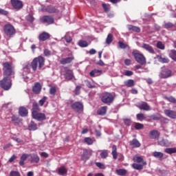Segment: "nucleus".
Listing matches in <instances>:
<instances>
[{
    "label": "nucleus",
    "instance_id": "38",
    "mask_svg": "<svg viewBox=\"0 0 176 176\" xmlns=\"http://www.w3.org/2000/svg\"><path fill=\"white\" fill-rule=\"evenodd\" d=\"M78 45L80 46V47H87L89 44L87 43V41L81 40L78 42Z\"/></svg>",
    "mask_w": 176,
    "mask_h": 176
},
{
    "label": "nucleus",
    "instance_id": "32",
    "mask_svg": "<svg viewBox=\"0 0 176 176\" xmlns=\"http://www.w3.org/2000/svg\"><path fill=\"white\" fill-rule=\"evenodd\" d=\"M116 174H118V175L124 176L127 174V170H126L125 169H117L116 170Z\"/></svg>",
    "mask_w": 176,
    "mask_h": 176
},
{
    "label": "nucleus",
    "instance_id": "56",
    "mask_svg": "<svg viewBox=\"0 0 176 176\" xmlns=\"http://www.w3.org/2000/svg\"><path fill=\"white\" fill-rule=\"evenodd\" d=\"M9 14V12H8V11L0 8V14H3L4 16H6Z\"/></svg>",
    "mask_w": 176,
    "mask_h": 176
},
{
    "label": "nucleus",
    "instance_id": "5",
    "mask_svg": "<svg viewBox=\"0 0 176 176\" xmlns=\"http://www.w3.org/2000/svg\"><path fill=\"white\" fill-rule=\"evenodd\" d=\"M113 100H115V96L111 93L104 92L102 94L101 96V101L104 102V104H107V105H110L113 102Z\"/></svg>",
    "mask_w": 176,
    "mask_h": 176
},
{
    "label": "nucleus",
    "instance_id": "11",
    "mask_svg": "<svg viewBox=\"0 0 176 176\" xmlns=\"http://www.w3.org/2000/svg\"><path fill=\"white\" fill-rule=\"evenodd\" d=\"M41 21L44 24L50 25V24H53V23H54V19L50 16H44L41 19Z\"/></svg>",
    "mask_w": 176,
    "mask_h": 176
},
{
    "label": "nucleus",
    "instance_id": "54",
    "mask_svg": "<svg viewBox=\"0 0 176 176\" xmlns=\"http://www.w3.org/2000/svg\"><path fill=\"white\" fill-rule=\"evenodd\" d=\"M26 20L32 23V21H34V16H32V15H28L26 16Z\"/></svg>",
    "mask_w": 176,
    "mask_h": 176
},
{
    "label": "nucleus",
    "instance_id": "28",
    "mask_svg": "<svg viewBox=\"0 0 176 176\" xmlns=\"http://www.w3.org/2000/svg\"><path fill=\"white\" fill-rule=\"evenodd\" d=\"M157 58L160 63H162L163 64H166L170 61L168 58L159 55L157 56Z\"/></svg>",
    "mask_w": 176,
    "mask_h": 176
},
{
    "label": "nucleus",
    "instance_id": "3",
    "mask_svg": "<svg viewBox=\"0 0 176 176\" xmlns=\"http://www.w3.org/2000/svg\"><path fill=\"white\" fill-rule=\"evenodd\" d=\"M12 78L14 77L3 76V78L0 80V87L1 89L6 91L10 90L12 88Z\"/></svg>",
    "mask_w": 176,
    "mask_h": 176
},
{
    "label": "nucleus",
    "instance_id": "40",
    "mask_svg": "<svg viewBox=\"0 0 176 176\" xmlns=\"http://www.w3.org/2000/svg\"><path fill=\"white\" fill-rule=\"evenodd\" d=\"M113 36H112L111 34H108L107 38L106 39V43L107 45H111V43L112 42Z\"/></svg>",
    "mask_w": 176,
    "mask_h": 176
},
{
    "label": "nucleus",
    "instance_id": "48",
    "mask_svg": "<svg viewBox=\"0 0 176 176\" xmlns=\"http://www.w3.org/2000/svg\"><path fill=\"white\" fill-rule=\"evenodd\" d=\"M133 72L130 71V70H124V75H125V76H131L133 75Z\"/></svg>",
    "mask_w": 176,
    "mask_h": 176
},
{
    "label": "nucleus",
    "instance_id": "22",
    "mask_svg": "<svg viewBox=\"0 0 176 176\" xmlns=\"http://www.w3.org/2000/svg\"><path fill=\"white\" fill-rule=\"evenodd\" d=\"M32 90L35 93V94H38V93H41V90H42V87L41 86V84L38 82L36 83L33 87Z\"/></svg>",
    "mask_w": 176,
    "mask_h": 176
},
{
    "label": "nucleus",
    "instance_id": "14",
    "mask_svg": "<svg viewBox=\"0 0 176 176\" xmlns=\"http://www.w3.org/2000/svg\"><path fill=\"white\" fill-rule=\"evenodd\" d=\"M73 60H75V58L71 55L69 57L61 58L60 60V63L62 64V65H65V64H71Z\"/></svg>",
    "mask_w": 176,
    "mask_h": 176
},
{
    "label": "nucleus",
    "instance_id": "12",
    "mask_svg": "<svg viewBox=\"0 0 176 176\" xmlns=\"http://www.w3.org/2000/svg\"><path fill=\"white\" fill-rule=\"evenodd\" d=\"M43 12H47V13H58V9L54 6H47L43 8Z\"/></svg>",
    "mask_w": 176,
    "mask_h": 176
},
{
    "label": "nucleus",
    "instance_id": "26",
    "mask_svg": "<svg viewBox=\"0 0 176 176\" xmlns=\"http://www.w3.org/2000/svg\"><path fill=\"white\" fill-rule=\"evenodd\" d=\"M67 171L68 170H67V168H65V166H60L58 169V173L59 174V175H65Z\"/></svg>",
    "mask_w": 176,
    "mask_h": 176
},
{
    "label": "nucleus",
    "instance_id": "41",
    "mask_svg": "<svg viewBox=\"0 0 176 176\" xmlns=\"http://www.w3.org/2000/svg\"><path fill=\"white\" fill-rule=\"evenodd\" d=\"M169 56L172 60H174L176 61V51L175 50H171L169 53Z\"/></svg>",
    "mask_w": 176,
    "mask_h": 176
},
{
    "label": "nucleus",
    "instance_id": "63",
    "mask_svg": "<svg viewBox=\"0 0 176 176\" xmlns=\"http://www.w3.org/2000/svg\"><path fill=\"white\" fill-rule=\"evenodd\" d=\"M112 155L113 159H118V152L117 151H112Z\"/></svg>",
    "mask_w": 176,
    "mask_h": 176
},
{
    "label": "nucleus",
    "instance_id": "20",
    "mask_svg": "<svg viewBox=\"0 0 176 176\" xmlns=\"http://www.w3.org/2000/svg\"><path fill=\"white\" fill-rule=\"evenodd\" d=\"M144 166H146V162H142V164H133L132 167L135 170H142L144 168Z\"/></svg>",
    "mask_w": 176,
    "mask_h": 176
},
{
    "label": "nucleus",
    "instance_id": "27",
    "mask_svg": "<svg viewBox=\"0 0 176 176\" xmlns=\"http://www.w3.org/2000/svg\"><path fill=\"white\" fill-rule=\"evenodd\" d=\"M19 115L21 116H27L28 115V110H27V109L26 108H25V107H21L20 109H19Z\"/></svg>",
    "mask_w": 176,
    "mask_h": 176
},
{
    "label": "nucleus",
    "instance_id": "42",
    "mask_svg": "<svg viewBox=\"0 0 176 176\" xmlns=\"http://www.w3.org/2000/svg\"><path fill=\"white\" fill-rule=\"evenodd\" d=\"M166 153H176V148H166L165 150Z\"/></svg>",
    "mask_w": 176,
    "mask_h": 176
},
{
    "label": "nucleus",
    "instance_id": "9",
    "mask_svg": "<svg viewBox=\"0 0 176 176\" xmlns=\"http://www.w3.org/2000/svg\"><path fill=\"white\" fill-rule=\"evenodd\" d=\"M72 108L76 112H78V113H80L83 112V104L80 102H76L72 104Z\"/></svg>",
    "mask_w": 176,
    "mask_h": 176
},
{
    "label": "nucleus",
    "instance_id": "50",
    "mask_svg": "<svg viewBox=\"0 0 176 176\" xmlns=\"http://www.w3.org/2000/svg\"><path fill=\"white\" fill-rule=\"evenodd\" d=\"M32 111H36L38 112V111H39V106L38 105L37 103H33L32 105Z\"/></svg>",
    "mask_w": 176,
    "mask_h": 176
},
{
    "label": "nucleus",
    "instance_id": "64",
    "mask_svg": "<svg viewBox=\"0 0 176 176\" xmlns=\"http://www.w3.org/2000/svg\"><path fill=\"white\" fill-rule=\"evenodd\" d=\"M164 27L165 28H171V27H173V23H165Z\"/></svg>",
    "mask_w": 176,
    "mask_h": 176
},
{
    "label": "nucleus",
    "instance_id": "7",
    "mask_svg": "<svg viewBox=\"0 0 176 176\" xmlns=\"http://www.w3.org/2000/svg\"><path fill=\"white\" fill-rule=\"evenodd\" d=\"M173 76V71L168 68H162L160 73V78L162 79H167Z\"/></svg>",
    "mask_w": 176,
    "mask_h": 176
},
{
    "label": "nucleus",
    "instance_id": "49",
    "mask_svg": "<svg viewBox=\"0 0 176 176\" xmlns=\"http://www.w3.org/2000/svg\"><path fill=\"white\" fill-rule=\"evenodd\" d=\"M96 164L97 167H98L99 168H101L102 170H104L105 168V165H104V164L101 162H96Z\"/></svg>",
    "mask_w": 176,
    "mask_h": 176
},
{
    "label": "nucleus",
    "instance_id": "43",
    "mask_svg": "<svg viewBox=\"0 0 176 176\" xmlns=\"http://www.w3.org/2000/svg\"><path fill=\"white\" fill-rule=\"evenodd\" d=\"M100 156L102 159H106V157H108V151L103 150L100 153Z\"/></svg>",
    "mask_w": 176,
    "mask_h": 176
},
{
    "label": "nucleus",
    "instance_id": "61",
    "mask_svg": "<svg viewBox=\"0 0 176 176\" xmlns=\"http://www.w3.org/2000/svg\"><path fill=\"white\" fill-rule=\"evenodd\" d=\"M125 65H131V60L130 59H125L124 60Z\"/></svg>",
    "mask_w": 176,
    "mask_h": 176
},
{
    "label": "nucleus",
    "instance_id": "4",
    "mask_svg": "<svg viewBox=\"0 0 176 176\" xmlns=\"http://www.w3.org/2000/svg\"><path fill=\"white\" fill-rule=\"evenodd\" d=\"M38 69H41L42 67L45 65V58L42 56H38L37 58H35L33 59L32 63H31V67L33 69V71H36V68H38Z\"/></svg>",
    "mask_w": 176,
    "mask_h": 176
},
{
    "label": "nucleus",
    "instance_id": "23",
    "mask_svg": "<svg viewBox=\"0 0 176 176\" xmlns=\"http://www.w3.org/2000/svg\"><path fill=\"white\" fill-rule=\"evenodd\" d=\"M108 109V107L107 106L101 107L98 111L97 113L98 115L104 116L105 113H107V110Z\"/></svg>",
    "mask_w": 176,
    "mask_h": 176
},
{
    "label": "nucleus",
    "instance_id": "16",
    "mask_svg": "<svg viewBox=\"0 0 176 176\" xmlns=\"http://www.w3.org/2000/svg\"><path fill=\"white\" fill-rule=\"evenodd\" d=\"M164 113L166 115V116L170 118L171 119H176V111L166 109L164 110Z\"/></svg>",
    "mask_w": 176,
    "mask_h": 176
},
{
    "label": "nucleus",
    "instance_id": "60",
    "mask_svg": "<svg viewBox=\"0 0 176 176\" xmlns=\"http://www.w3.org/2000/svg\"><path fill=\"white\" fill-rule=\"evenodd\" d=\"M119 46L121 49H126V44H124L123 42L120 41L119 42Z\"/></svg>",
    "mask_w": 176,
    "mask_h": 176
},
{
    "label": "nucleus",
    "instance_id": "36",
    "mask_svg": "<svg viewBox=\"0 0 176 176\" xmlns=\"http://www.w3.org/2000/svg\"><path fill=\"white\" fill-rule=\"evenodd\" d=\"M38 129V126H36V124L34 122H31L30 124H29V129L32 130L33 131L36 130Z\"/></svg>",
    "mask_w": 176,
    "mask_h": 176
},
{
    "label": "nucleus",
    "instance_id": "24",
    "mask_svg": "<svg viewBox=\"0 0 176 176\" xmlns=\"http://www.w3.org/2000/svg\"><path fill=\"white\" fill-rule=\"evenodd\" d=\"M142 47L148 52L149 53L153 54L155 53V50H153V47L149 45L148 44H143Z\"/></svg>",
    "mask_w": 176,
    "mask_h": 176
},
{
    "label": "nucleus",
    "instance_id": "15",
    "mask_svg": "<svg viewBox=\"0 0 176 176\" xmlns=\"http://www.w3.org/2000/svg\"><path fill=\"white\" fill-rule=\"evenodd\" d=\"M149 137L151 138V140H159L160 133L156 130L151 131L149 133Z\"/></svg>",
    "mask_w": 176,
    "mask_h": 176
},
{
    "label": "nucleus",
    "instance_id": "39",
    "mask_svg": "<svg viewBox=\"0 0 176 176\" xmlns=\"http://www.w3.org/2000/svg\"><path fill=\"white\" fill-rule=\"evenodd\" d=\"M133 126L135 127V129L136 130H141V129H144V124H142L141 123H138V122H135Z\"/></svg>",
    "mask_w": 176,
    "mask_h": 176
},
{
    "label": "nucleus",
    "instance_id": "45",
    "mask_svg": "<svg viewBox=\"0 0 176 176\" xmlns=\"http://www.w3.org/2000/svg\"><path fill=\"white\" fill-rule=\"evenodd\" d=\"M137 119L138 120L142 122V120H145V116L143 113L137 114Z\"/></svg>",
    "mask_w": 176,
    "mask_h": 176
},
{
    "label": "nucleus",
    "instance_id": "17",
    "mask_svg": "<svg viewBox=\"0 0 176 176\" xmlns=\"http://www.w3.org/2000/svg\"><path fill=\"white\" fill-rule=\"evenodd\" d=\"M50 38V34L45 32L41 33L38 36L39 41H42L43 42L46 41L47 39H49Z\"/></svg>",
    "mask_w": 176,
    "mask_h": 176
},
{
    "label": "nucleus",
    "instance_id": "52",
    "mask_svg": "<svg viewBox=\"0 0 176 176\" xmlns=\"http://www.w3.org/2000/svg\"><path fill=\"white\" fill-rule=\"evenodd\" d=\"M102 6L104 12H109L110 6L109 4L103 3Z\"/></svg>",
    "mask_w": 176,
    "mask_h": 176
},
{
    "label": "nucleus",
    "instance_id": "58",
    "mask_svg": "<svg viewBox=\"0 0 176 176\" xmlns=\"http://www.w3.org/2000/svg\"><path fill=\"white\" fill-rule=\"evenodd\" d=\"M124 122L126 126H130V124H131V120L130 119H124Z\"/></svg>",
    "mask_w": 176,
    "mask_h": 176
},
{
    "label": "nucleus",
    "instance_id": "51",
    "mask_svg": "<svg viewBox=\"0 0 176 176\" xmlns=\"http://www.w3.org/2000/svg\"><path fill=\"white\" fill-rule=\"evenodd\" d=\"M56 91H57V89H56V87H52L50 89V94H52V96H54Z\"/></svg>",
    "mask_w": 176,
    "mask_h": 176
},
{
    "label": "nucleus",
    "instance_id": "29",
    "mask_svg": "<svg viewBox=\"0 0 176 176\" xmlns=\"http://www.w3.org/2000/svg\"><path fill=\"white\" fill-rule=\"evenodd\" d=\"M130 145L133 148H140V146H141V144L140 143V142H138V140L135 139L130 142Z\"/></svg>",
    "mask_w": 176,
    "mask_h": 176
},
{
    "label": "nucleus",
    "instance_id": "25",
    "mask_svg": "<svg viewBox=\"0 0 176 176\" xmlns=\"http://www.w3.org/2000/svg\"><path fill=\"white\" fill-rule=\"evenodd\" d=\"M158 144L161 145V146H170V145H171V142H168V140L162 139V140L158 141Z\"/></svg>",
    "mask_w": 176,
    "mask_h": 176
},
{
    "label": "nucleus",
    "instance_id": "10",
    "mask_svg": "<svg viewBox=\"0 0 176 176\" xmlns=\"http://www.w3.org/2000/svg\"><path fill=\"white\" fill-rule=\"evenodd\" d=\"M11 5L14 9L16 10H20V9H23V1L20 0H11Z\"/></svg>",
    "mask_w": 176,
    "mask_h": 176
},
{
    "label": "nucleus",
    "instance_id": "31",
    "mask_svg": "<svg viewBox=\"0 0 176 176\" xmlns=\"http://www.w3.org/2000/svg\"><path fill=\"white\" fill-rule=\"evenodd\" d=\"M28 154H23L21 157V160L19 162V164L20 166H23L24 164V162H25V160H27V159L28 158Z\"/></svg>",
    "mask_w": 176,
    "mask_h": 176
},
{
    "label": "nucleus",
    "instance_id": "2",
    "mask_svg": "<svg viewBox=\"0 0 176 176\" xmlns=\"http://www.w3.org/2000/svg\"><path fill=\"white\" fill-rule=\"evenodd\" d=\"M3 32L8 38H13L16 35V28L11 23H6L3 26Z\"/></svg>",
    "mask_w": 176,
    "mask_h": 176
},
{
    "label": "nucleus",
    "instance_id": "13",
    "mask_svg": "<svg viewBox=\"0 0 176 176\" xmlns=\"http://www.w3.org/2000/svg\"><path fill=\"white\" fill-rule=\"evenodd\" d=\"M30 71H31V65L30 64H28L23 67V70L22 72V76L25 80V79L28 78L27 75H28V74H30Z\"/></svg>",
    "mask_w": 176,
    "mask_h": 176
},
{
    "label": "nucleus",
    "instance_id": "18",
    "mask_svg": "<svg viewBox=\"0 0 176 176\" xmlns=\"http://www.w3.org/2000/svg\"><path fill=\"white\" fill-rule=\"evenodd\" d=\"M66 73L65 74V79H67V80H71L74 78V74L72 73V71L67 69V68H65Z\"/></svg>",
    "mask_w": 176,
    "mask_h": 176
},
{
    "label": "nucleus",
    "instance_id": "55",
    "mask_svg": "<svg viewBox=\"0 0 176 176\" xmlns=\"http://www.w3.org/2000/svg\"><path fill=\"white\" fill-rule=\"evenodd\" d=\"M10 176H20V173L17 171H12L10 173Z\"/></svg>",
    "mask_w": 176,
    "mask_h": 176
},
{
    "label": "nucleus",
    "instance_id": "33",
    "mask_svg": "<svg viewBox=\"0 0 176 176\" xmlns=\"http://www.w3.org/2000/svg\"><path fill=\"white\" fill-rule=\"evenodd\" d=\"M31 162L32 163H38V162H39V157L38 155L32 154L31 155Z\"/></svg>",
    "mask_w": 176,
    "mask_h": 176
},
{
    "label": "nucleus",
    "instance_id": "30",
    "mask_svg": "<svg viewBox=\"0 0 176 176\" xmlns=\"http://www.w3.org/2000/svg\"><path fill=\"white\" fill-rule=\"evenodd\" d=\"M133 162H135V163H140V164L145 162V161H144V159H142V157H140L138 155H135L133 157Z\"/></svg>",
    "mask_w": 176,
    "mask_h": 176
},
{
    "label": "nucleus",
    "instance_id": "44",
    "mask_svg": "<svg viewBox=\"0 0 176 176\" xmlns=\"http://www.w3.org/2000/svg\"><path fill=\"white\" fill-rule=\"evenodd\" d=\"M153 155L154 157H157V159H162L163 157V153L161 152H154Z\"/></svg>",
    "mask_w": 176,
    "mask_h": 176
},
{
    "label": "nucleus",
    "instance_id": "6",
    "mask_svg": "<svg viewBox=\"0 0 176 176\" xmlns=\"http://www.w3.org/2000/svg\"><path fill=\"white\" fill-rule=\"evenodd\" d=\"M133 56L135 58V61L140 64L141 65H145L146 64V59L145 58V56L142 54H140L138 52H132Z\"/></svg>",
    "mask_w": 176,
    "mask_h": 176
},
{
    "label": "nucleus",
    "instance_id": "1",
    "mask_svg": "<svg viewBox=\"0 0 176 176\" xmlns=\"http://www.w3.org/2000/svg\"><path fill=\"white\" fill-rule=\"evenodd\" d=\"M3 76L14 78V67L11 62H6L2 64Z\"/></svg>",
    "mask_w": 176,
    "mask_h": 176
},
{
    "label": "nucleus",
    "instance_id": "19",
    "mask_svg": "<svg viewBox=\"0 0 176 176\" xmlns=\"http://www.w3.org/2000/svg\"><path fill=\"white\" fill-rule=\"evenodd\" d=\"M140 109H143V111H151V107L148 105V103L143 102L138 106Z\"/></svg>",
    "mask_w": 176,
    "mask_h": 176
},
{
    "label": "nucleus",
    "instance_id": "37",
    "mask_svg": "<svg viewBox=\"0 0 176 176\" xmlns=\"http://www.w3.org/2000/svg\"><path fill=\"white\" fill-rule=\"evenodd\" d=\"M124 85L126 87H133L134 86V80H128L124 82Z\"/></svg>",
    "mask_w": 176,
    "mask_h": 176
},
{
    "label": "nucleus",
    "instance_id": "47",
    "mask_svg": "<svg viewBox=\"0 0 176 176\" xmlns=\"http://www.w3.org/2000/svg\"><path fill=\"white\" fill-rule=\"evenodd\" d=\"M157 47L158 49H161V50H164V44H163V43L159 41L157 43Z\"/></svg>",
    "mask_w": 176,
    "mask_h": 176
},
{
    "label": "nucleus",
    "instance_id": "21",
    "mask_svg": "<svg viewBox=\"0 0 176 176\" xmlns=\"http://www.w3.org/2000/svg\"><path fill=\"white\" fill-rule=\"evenodd\" d=\"M101 74H102V70H98L97 69H95L89 73V75H90V76L95 78L96 76H100V75H101Z\"/></svg>",
    "mask_w": 176,
    "mask_h": 176
},
{
    "label": "nucleus",
    "instance_id": "62",
    "mask_svg": "<svg viewBox=\"0 0 176 176\" xmlns=\"http://www.w3.org/2000/svg\"><path fill=\"white\" fill-rule=\"evenodd\" d=\"M44 54L45 56H49L52 54V53L49 51V50H45Z\"/></svg>",
    "mask_w": 176,
    "mask_h": 176
},
{
    "label": "nucleus",
    "instance_id": "8",
    "mask_svg": "<svg viewBox=\"0 0 176 176\" xmlns=\"http://www.w3.org/2000/svg\"><path fill=\"white\" fill-rule=\"evenodd\" d=\"M32 116L34 119H36V120H38L39 122L46 120V116L45 113H39L37 111H32Z\"/></svg>",
    "mask_w": 176,
    "mask_h": 176
},
{
    "label": "nucleus",
    "instance_id": "59",
    "mask_svg": "<svg viewBox=\"0 0 176 176\" xmlns=\"http://www.w3.org/2000/svg\"><path fill=\"white\" fill-rule=\"evenodd\" d=\"M65 39L66 42H67V43H69V42H71V41H72V38L71 36H68V34H67L65 36Z\"/></svg>",
    "mask_w": 176,
    "mask_h": 176
},
{
    "label": "nucleus",
    "instance_id": "35",
    "mask_svg": "<svg viewBox=\"0 0 176 176\" xmlns=\"http://www.w3.org/2000/svg\"><path fill=\"white\" fill-rule=\"evenodd\" d=\"M128 28H129V31H135V32H140V31H141L140 28H138L137 26H133L131 25H129L128 26Z\"/></svg>",
    "mask_w": 176,
    "mask_h": 176
},
{
    "label": "nucleus",
    "instance_id": "46",
    "mask_svg": "<svg viewBox=\"0 0 176 176\" xmlns=\"http://www.w3.org/2000/svg\"><path fill=\"white\" fill-rule=\"evenodd\" d=\"M153 120H159L162 116L160 114L152 115L150 116Z\"/></svg>",
    "mask_w": 176,
    "mask_h": 176
},
{
    "label": "nucleus",
    "instance_id": "57",
    "mask_svg": "<svg viewBox=\"0 0 176 176\" xmlns=\"http://www.w3.org/2000/svg\"><path fill=\"white\" fill-rule=\"evenodd\" d=\"M167 100H168V101H170V102H173V103L176 102L175 98L173 96L167 98Z\"/></svg>",
    "mask_w": 176,
    "mask_h": 176
},
{
    "label": "nucleus",
    "instance_id": "53",
    "mask_svg": "<svg viewBox=\"0 0 176 176\" xmlns=\"http://www.w3.org/2000/svg\"><path fill=\"white\" fill-rule=\"evenodd\" d=\"M46 100H47V98L43 97L41 100H39V104L42 107L46 102Z\"/></svg>",
    "mask_w": 176,
    "mask_h": 176
},
{
    "label": "nucleus",
    "instance_id": "34",
    "mask_svg": "<svg viewBox=\"0 0 176 176\" xmlns=\"http://www.w3.org/2000/svg\"><path fill=\"white\" fill-rule=\"evenodd\" d=\"M84 142H85V144L87 145H93L94 139H92L91 138H85L84 139Z\"/></svg>",
    "mask_w": 176,
    "mask_h": 176
}]
</instances>
